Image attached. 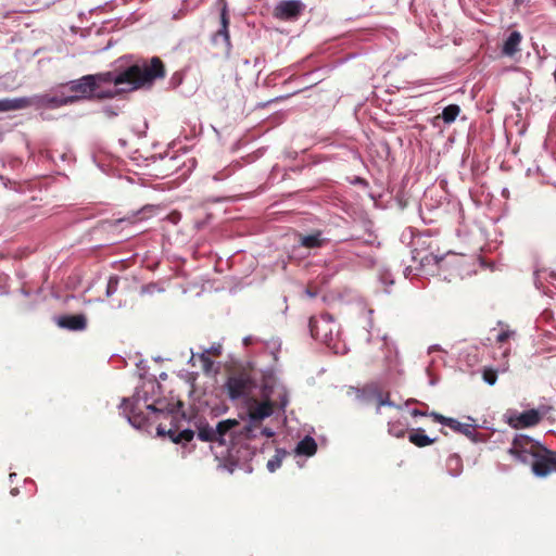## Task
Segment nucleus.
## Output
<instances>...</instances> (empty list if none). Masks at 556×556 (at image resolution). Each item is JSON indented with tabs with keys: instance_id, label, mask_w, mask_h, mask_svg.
<instances>
[{
	"instance_id": "obj_1",
	"label": "nucleus",
	"mask_w": 556,
	"mask_h": 556,
	"mask_svg": "<svg viewBox=\"0 0 556 556\" xmlns=\"http://www.w3.org/2000/svg\"><path fill=\"white\" fill-rule=\"evenodd\" d=\"M165 76V64L159 56L137 60L119 73L105 72L91 75L94 77L96 90L101 84H114L115 87L128 86V88H121V91L150 88L155 80L163 79Z\"/></svg>"
},
{
	"instance_id": "obj_2",
	"label": "nucleus",
	"mask_w": 556,
	"mask_h": 556,
	"mask_svg": "<svg viewBox=\"0 0 556 556\" xmlns=\"http://www.w3.org/2000/svg\"><path fill=\"white\" fill-rule=\"evenodd\" d=\"M275 404L271 402L269 394L264 391L262 401L257 399H250L248 402V416L250 422L243 427L240 431V434H243L248 439H253L256 437L255 430L258 429L260 424L271 416L275 410Z\"/></svg>"
},
{
	"instance_id": "obj_3",
	"label": "nucleus",
	"mask_w": 556,
	"mask_h": 556,
	"mask_svg": "<svg viewBox=\"0 0 556 556\" xmlns=\"http://www.w3.org/2000/svg\"><path fill=\"white\" fill-rule=\"evenodd\" d=\"M227 394L231 400L248 396L255 388V381L247 370L232 371L225 383Z\"/></svg>"
},
{
	"instance_id": "obj_4",
	"label": "nucleus",
	"mask_w": 556,
	"mask_h": 556,
	"mask_svg": "<svg viewBox=\"0 0 556 556\" xmlns=\"http://www.w3.org/2000/svg\"><path fill=\"white\" fill-rule=\"evenodd\" d=\"M543 445L530 437L518 434L514 438L508 453L514 456L516 460L528 464L540 451H543Z\"/></svg>"
},
{
	"instance_id": "obj_5",
	"label": "nucleus",
	"mask_w": 556,
	"mask_h": 556,
	"mask_svg": "<svg viewBox=\"0 0 556 556\" xmlns=\"http://www.w3.org/2000/svg\"><path fill=\"white\" fill-rule=\"evenodd\" d=\"M313 338L326 344H330L338 333V326L329 314H321L318 317H311L308 323Z\"/></svg>"
},
{
	"instance_id": "obj_6",
	"label": "nucleus",
	"mask_w": 556,
	"mask_h": 556,
	"mask_svg": "<svg viewBox=\"0 0 556 556\" xmlns=\"http://www.w3.org/2000/svg\"><path fill=\"white\" fill-rule=\"evenodd\" d=\"M72 94L66 96V99H71V104L83 99L91 98L94 92V77L91 75L83 76L79 79L72 80L66 84Z\"/></svg>"
},
{
	"instance_id": "obj_7",
	"label": "nucleus",
	"mask_w": 556,
	"mask_h": 556,
	"mask_svg": "<svg viewBox=\"0 0 556 556\" xmlns=\"http://www.w3.org/2000/svg\"><path fill=\"white\" fill-rule=\"evenodd\" d=\"M532 471L541 478L556 471V452L543 447L532 460Z\"/></svg>"
},
{
	"instance_id": "obj_8",
	"label": "nucleus",
	"mask_w": 556,
	"mask_h": 556,
	"mask_svg": "<svg viewBox=\"0 0 556 556\" xmlns=\"http://www.w3.org/2000/svg\"><path fill=\"white\" fill-rule=\"evenodd\" d=\"M20 100H24L27 102V106H36V108H50L58 109L67 104H71V99H66V96L58 97L50 94H40L35 96L33 98H18Z\"/></svg>"
},
{
	"instance_id": "obj_9",
	"label": "nucleus",
	"mask_w": 556,
	"mask_h": 556,
	"mask_svg": "<svg viewBox=\"0 0 556 556\" xmlns=\"http://www.w3.org/2000/svg\"><path fill=\"white\" fill-rule=\"evenodd\" d=\"M156 432L160 437H168L174 443H187L194 437V432L190 429H185L178 432V426L177 424H174L173 420L170 421L169 428L160 424L156 428Z\"/></svg>"
},
{
	"instance_id": "obj_10",
	"label": "nucleus",
	"mask_w": 556,
	"mask_h": 556,
	"mask_svg": "<svg viewBox=\"0 0 556 556\" xmlns=\"http://www.w3.org/2000/svg\"><path fill=\"white\" fill-rule=\"evenodd\" d=\"M542 419L536 409H529L520 414H514L508 417V425L515 429L529 428L536 426Z\"/></svg>"
},
{
	"instance_id": "obj_11",
	"label": "nucleus",
	"mask_w": 556,
	"mask_h": 556,
	"mask_svg": "<svg viewBox=\"0 0 556 556\" xmlns=\"http://www.w3.org/2000/svg\"><path fill=\"white\" fill-rule=\"evenodd\" d=\"M304 5L299 0H288L279 2L275 8V16L280 20H294L303 11Z\"/></svg>"
},
{
	"instance_id": "obj_12",
	"label": "nucleus",
	"mask_w": 556,
	"mask_h": 556,
	"mask_svg": "<svg viewBox=\"0 0 556 556\" xmlns=\"http://www.w3.org/2000/svg\"><path fill=\"white\" fill-rule=\"evenodd\" d=\"M239 427L237 419H225L219 421L215 427V441L218 445H227L236 433L235 429Z\"/></svg>"
},
{
	"instance_id": "obj_13",
	"label": "nucleus",
	"mask_w": 556,
	"mask_h": 556,
	"mask_svg": "<svg viewBox=\"0 0 556 556\" xmlns=\"http://www.w3.org/2000/svg\"><path fill=\"white\" fill-rule=\"evenodd\" d=\"M429 416H431L434 421L440 422V424H442L444 426H447L448 428H451L455 432L462 433V434H464V435H466L468 438L473 435L475 429L469 424H462V422H459L458 420H456L454 418L445 417V416H443V415H441L439 413H435V412L430 413Z\"/></svg>"
},
{
	"instance_id": "obj_14",
	"label": "nucleus",
	"mask_w": 556,
	"mask_h": 556,
	"mask_svg": "<svg viewBox=\"0 0 556 556\" xmlns=\"http://www.w3.org/2000/svg\"><path fill=\"white\" fill-rule=\"evenodd\" d=\"M123 414L127 417L128 421L137 427L141 428L146 425L147 418L144 414L137 409V405L134 400L124 399L122 403Z\"/></svg>"
},
{
	"instance_id": "obj_15",
	"label": "nucleus",
	"mask_w": 556,
	"mask_h": 556,
	"mask_svg": "<svg viewBox=\"0 0 556 556\" xmlns=\"http://www.w3.org/2000/svg\"><path fill=\"white\" fill-rule=\"evenodd\" d=\"M58 325L62 328L78 331L86 328L87 319L83 314L64 315L59 318Z\"/></svg>"
},
{
	"instance_id": "obj_16",
	"label": "nucleus",
	"mask_w": 556,
	"mask_h": 556,
	"mask_svg": "<svg viewBox=\"0 0 556 556\" xmlns=\"http://www.w3.org/2000/svg\"><path fill=\"white\" fill-rule=\"evenodd\" d=\"M326 239L323 237V232L317 230L308 235H299V243L301 247L306 249H318L326 243Z\"/></svg>"
},
{
	"instance_id": "obj_17",
	"label": "nucleus",
	"mask_w": 556,
	"mask_h": 556,
	"mask_svg": "<svg viewBox=\"0 0 556 556\" xmlns=\"http://www.w3.org/2000/svg\"><path fill=\"white\" fill-rule=\"evenodd\" d=\"M521 40H522V36L519 31H517V30L511 31L503 45V49H502L503 54L507 55V56L515 55L520 50L519 46H520Z\"/></svg>"
},
{
	"instance_id": "obj_18",
	"label": "nucleus",
	"mask_w": 556,
	"mask_h": 556,
	"mask_svg": "<svg viewBox=\"0 0 556 556\" xmlns=\"http://www.w3.org/2000/svg\"><path fill=\"white\" fill-rule=\"evenodd\" d=\"M317 451V444L312 437H305L301 440L295 448L299 455L313 456Z\"/></svg>"
},
{
	"instance_id": "obj_19",
	"label": "nucleus",
	"mask_w": 556,
	"mask_h": 556,
	"mask_svg": "<svg viewBox=\"0 0 556 556\" xmlns=\"http://www.w3.org/2000/svg\"><path fill=\"white\" fill-rule=\"evenodd\" d=\"M408 440L410 443L418 447H425L435 442V439H430L427 434H425V431L420 428L414 430L409 434Z\"/></svg>"
},
{
	"instance_id": "obj_20",
	"label": "nucleus",
	"mask_w": 556,
	"mask_h": 556,
	"mask_svg": "<svg viewBox=\"0 0 556 556\" xmlns=\"http://www.w3.org/2000/svg\"><path fill=\"white\" fill-rule=\"evenodd\" d=\"M220 22H222V28L216 31L213 40L216 42L218 37H223L226 46L229 47L230 46V37H229V31H228L229 20L227 17L225 10H223V12H222Z\"/></svg>"
},
{
	"instance_id": "obj_21",
	"label": "nucleus",
	"mask_w": 556,
	"mask_h": 556,
	"mask_svg": "<svg viewBox=\"0 0 556 556\" xmlns=\"http://www.w3.org/2000/svg\"><path fill=\"white\" fill-rule=\"evenodd\" d=\"M27 102L24 100L15 99H1L0 112H8L26 108Z\"/></svg>"
},
{
	"instance_id": "obj_22",
	"label": "nucleus",
	"mask_w": 556,
	"mask_h": 556,
	"mask_svg": "<svg viewBox=\"0 0 556 556\" xmlns=\"http://www.w3.org/2000/svg\"><path fill=\"white\" fill-rule=\"evenodd\" d=\"M198 438L203 442H212L215 441V428L210 426L208 424H203L198 427Z\"/></svg>"
},
{
	"instance_id": "obj_23",
	"label": "nucleus",
	"mask_w": 556,
	"mask_h": 556,
	"mask_svg": "<svg viewBox=\"0 0 556 556\" xmlns=\"http://www.w3.org/2000/svg\"><path fill=\"white\" fill-rule=\"evenodd\" d=\"M460 113V108L457 104H450L442 111L441 117L445 124H452Z\"/></svg>"
},
{
	"instance_id": "obj_24",
	"label": "nucleus",
	"mask_w": 556,
	"mask_h": 556,
	"mask_svg": "<svg viewBox=\"0 0 556 556\" xmlns=\"http://www.w3.org/2000/svg\"><path fill=\"white\" fill-rule=\"evenodd\" d=\"M446 467L453 476L460 473L463 469V462L460 456L457 454L450 455L446 459Z\"/></svg>"
},
{
	"instance_id": "obj_25",
	"label": "nucleus",
	"mask_w": 556,
	"mask_h": 556,
	"mask_svg": "<svg viewBox=\"0 0 556 556\" xmlns=\"http://www.w3.org/2000/svg\"><path fill=\"white\" fill-rule=\"evenodd\" d=\"M147 409L153 412V413H165L166 415L174 413V405L173 404H164L163 401L159 400L155 401L152 404L146 405Z\"/></svg>"
},
{
	"instance_id": "obj_26",
	"label": "nucleus",
	"mask_w": 556,
	"mask_h": 556,
	"mask_svg": "<svg viewBox=\"0 0 556 556\" xmlns=\"http://www.w3.org/2000/svg\"><path fill=\"white\" fill-rule=\"evenodd\" d=\"M195 357L199 358V361L201 362L202 370L204 374L208 375L213 371L214 362L212 361V358L210 356H207V353L201 352L198 354H192L191 359H193Z\"/></svg>"
},
{
	"instance_id": "obj_27",
	"label": "nucleus",
	"mask_w": 556,
	"mask_h": 556,
	"mask_svg": "<svg viewBox=\"0 0 556 556\" xmlns=\"http://www.w3.org/2000/svg\"><path fill=\"white\" fill-rule=\"evenodd\" d=\"M285 456H286L285 451L277 450L276 454L267 462V469L270 472L276 471L278 468H280Z\"/></svg>"
},
{
	"instance_id": "obj_28",
	"label": "nucleus",
	"mask_w": 556,
	"mask_h": 556,
	"mask_svg": "<svg viewBox=\"0 0 556 556\" xmlns=\"http://www.w3.org/2000/svg\"><path fill=\"white\" fill-rule=\"evenodd\" d=\"M144 210L146 208H142L141 211H138L129 216L116 219L115 225H121V224L134 225L137 222L142 220L144 217L140 216V215L143 213Z\"/></svg>"
},
{
	"instance_id": "obj_29",
	"label": "nucleus",
	"mask_w": 556,
	"mask_h": 556,
	"mask_svg": "<svg viewBox=\"0 0 556 556\" xmlns=\"http://www.w3.org/2000/svg\"><path fill=\"white\" fill-rule=\"evenodd\" d=\"M271 402L276 403L275 408L285 409L289 402L287 392L285 390L279 391L277 399L271 400Z\"/></svg>"
},
{
	"instance_id": "obj_30",
	"label": "nucleus",
	"mask_w": 556,
	"mask_h": 556,
	"mask_svg": "<svg viewBox=\"0 0 556 556\" xmlns=\"http://www.w3.org/2000/svg\"><path fill=\"white\" fill-rule=\"evenodd\" d=\"M393 405L394 404L391 402L389 393H387L386 395L380 393L378 395V400H377L376 413L379 414L382 406H393Z\"/></svg>"
},
{
	"instance_id": "obj_31",
	"label": "nucleus",
	"mask_w": 556,
	"mask_h": 556,
	"mask_svg": "<svg viewBox=\"0 0 556 556\" xmlns=\"http://www.w3.org/2000/svg\"><path fill=\"white\" fill-rule=\"evenodd\" d=\"M223 352V345L220 343H213L208 349L202 351V353H207V356L219 357Z\"/></svg>"
},
{
	"instance_id": "obj_32",
	"label": "nucleus",
	"mask_w": 556,
	"mask_h": 556,
	"mask_svg": "<svg viewBox=\"0 0 556 556\" xmlns=\"http://www.w3.org/2000/svg\"><path fill=\"white\" fill-rule=\"evenodd\" d=\"M483 380L488 384L493 386L497 380V372L494 369H485L483 371Z\"/></svg>"
},
{
	"instance_id": "obj_33",
	"label": "nucleus",
	"mask_w": 556,
	"mask_h": 556,
	"mask_svg": "<svg viewBox=\"0 0 556 556\" xmlns=\"http://www.w3.org/2000/svg\"><path fill=\"white\" fill-rule=\"evenodd\" d=\"M514 334V331L511 330H502L497 337H496V342L497 343H504L506 342L511 336Z\"/></svg>"
},
{
	"instance_id": "obj_34",
	"label": "nucleus",
	"mask_w": 556,
	"mask_h": 556,
	"mask_svg": "<svg viewBox=\"0 0 556 556\" xmlns=\"http://www.w3.org/2000/svg\"><path fill=\"white\" fill-rule=\"evenodd\" d=\"M117 285H118L117 277H111L108 282L106 294L111 295L113 292H115L117 289Z\"/></svg>"
},
{
	"instance_id": "obj_35",
	"label": "nucleus",
	"mask_w": 556,
	"mask_h": 556,
	"mask_svg": "<svg viewBox=\"0 0 556 556\" xmlns=\"http://www.w3.org/2000/svg\"><path fill=\"white\" fill-rule=\"evenodd\" d=\"M389 433L396 438H402L405 431L403 428H397L394 424H389Z\"/></svg>"
},
{
	"instance_id": "obj_36",
	"label": "nucleus",
	"mask_w": 556,
	"mask_h": 556,
	"mask_svg": "<svg viewBox=\"0 0 556 556\" xmlns=\"http://www.w3.org/2000/svg\"><path fill=\"white\" fill-rule=\"evenodd\" d=\"M435 263L438 264L440 270L447 268L450 265V262L445 258H435Z\"/></svg>"
},
{
	"instance_id": "obj_37",
	"label": "nucleus",
	"mask_w": 556,
	"mask_h": 556,
	"mask_svg": "<svg viewBox=\"0 0 556 556\" xmlns=\"http://www.w3.org/2000/svg\"><path fill=\"white\" fill-rule=\"evenodd\" d=\"M261 434L266 438H271L274 435V431L270 428L265 427L261 429Z\"/></svg>"
},
{
	"instance_id": "obj_38",
	"label": "nucleus",
	"mask_w": 556,
	"mask_h": 556,
	"mask_svg": "<svg viewBox=\"0 0 556 556\" xmlns=\"http://www.w3.org/2000/svg\"><path fill=\"white\" fill-rule=\"evenodd\" d=\"M412 416L414 417H417V416H427L428 414L426 412H422V410H419L417 408L413 409L410 412Z\"/></svg>"
},
{
	"instance_id": "obj_39",
	"label": "nucleus",
	"mask_w": 556,
	"mask_h": 556,
	"mask_svg": "<svg viewBox=\"0 0 556 556\" xmlns=\"http://www.w3.org/2000/svg\"><path fill=\"white\" fill-rule=\"evenodd\" d=\"M214 179L215 180H219V179H222V177L219 176V174H217V175L214 176Z\"/></svg>"
}]
</instances>
